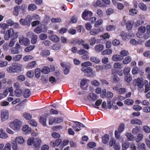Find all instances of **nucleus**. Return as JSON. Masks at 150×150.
Returning <instances> with one entry per match:
<instances>
[{"instance_id":"nucleus-1","label":"nucleus","mask_w":150,"mask_h":150,"mask_svg":"<svg viewBox=\"0 0 150 150\" xmlns=\"http://www.w3.org/2000/svg\"><path fill=\"white\" fill-rule=\"evenodd\" d=\"M18 32H14V30L13 28H10L6 31L4 39L5 40H7L10 38H16L18 36Z\"/></svg>"},{"instance_id":"nucleus-2","label":"nucleus","mask_w":150,"mask_h":150,"mask_svg":"<svg viewBox=\"0 0 150 150\" xmlns=\"http://www.w3.org/2000/svg\"><path fill=\"white\" fill-rule=\"evenodd\" d=\"M22 122L18 119H15L10 124V127L15 131L19 130L21 128Z\"/></svg>"},{"instance_id":"nucleus-3","label":"nucleus","mask_w":150,"mask_h":150,"mask_svg":"<svg viewBox=\"0 0 150 150\" xmlns=\"http://www.w3.org/2000/svg\"><path fill=\"white\" fill-rule=\"evenodd\" d=\"M81 70L86 73V76L88 77H92L94 76V73L92 68L90 67H82Z\"/></svg>"},{"instance_id":"nucleus-4","label":"nucleus","mask_w":150,"mask_h":150,"mask_svg":"<svg viewBox=\"0 0 150 150\" xmlns=\"http://www.w3.org/2000/svg\"><path fill=\"white\" fill-rule=\"evenodd\" d=\"M142 78H138L134 79L133 82V85L134 86H137L139 88H142L144 84V81Z\"/></svg>"},{"instance_id":"nucleus-5","label":"nucleus","mask_w":150,"mask_h":150,"mask_svg":"<svg viewBox=\"0 0 150 150\" xmlns=\"http://www.w3.org/2000/svg\"><path fill=\"white\" fill-rule=\"evenodd\" d=\"M93 14L92 12L85 9L82 14V17L84 20L88 21L89 19L92 16Z\"/></svg>"},{"instance_id":"nucleus-6","label":"nucleus","mask_w":150,"mask_h":150,"mask_svg":"<svg viewBox=\"0 0 150 150\" xmlns=\"http://www.w3.org/2000/svg\"><path fill=\"white\" fill-rule=\"evenodd\" d=\"M9 116V114L8 110H3L1 111V118L2 122H4L7 120Z\"/></svg>"},{"instance_id":"nucleus-7","label":"nucleus","mask_w":150,"mask_h":150,"mask_svg":"<svg viewBox=\"0 0 150 150\" xmlns=\"http://www.w3.org/2000/svg\"><path fill=\"white\" fill-rule=\"evenodd\" d=\"M19 42L21 45H23L25 46L28 45L30 44V41L29 39L24 37L23 35H21L19 37Z\"/></svg>"},{"instance_id":"nucleus-8","label":"nucleus","mask_w":150,"mask_h":150,"mask_svg":"<svg viewBox=\"0 0 150 150\" xmlns=\"http://www.w3.org/2000/svg\"><path fill=\"white\" fill-rule=\"evenodd\" d=\"M28 37L31 38V42L33 44H35L37 41V36L31 32H29L27 33Z\"/></svg>"},{"instance_id":"nucleus-9","label":"nucleus","mask_w":150,"mask_h":150,"mask_svg":"<svg viewBox=\"0 0 150 150\" xmlns=\"http://www.w3.org/2000/svg\"><path fill=\"white\" fill-rule=\"evenodd\" d=\"M21 47L20 45L17 43L14 47H13L11 50V52L13 54H17L19 53V50Z\"/></svg>"},{"instance_id":"nucleus-10","label":"nucleus","mask_w":150,"mask_h":150,"mask_svg":"<svg viewBox=\"0 0 150 150\" xmlns=\"http://www.w3.org/2000/svg\"><path fill=\"white\" fill-rule=\"evenodd\" d=\"M41 143V140L40 138H38L34 139L33 143L34 146L36 150H38V148H39Z\"/></svg>"},{"instance_id":"nucleus-11","label":"nucleus","mask_w":150,"mask_h":150,"mask_svg":"<svg viewBox=\"0 0 150 150\" xmlns=\"http://www.w3.org/2000/svg\"><path fill=\"white\" fill-rule=\"evenodd\" d=\"M13 65L16 72H20L21 71L22 65L16 63H13L12 64V66Z\"/></svg>"},{"instance_id":"nucleus-12","label":"nucleus","mask_w":150,"mask_h":150,"mask_svg":"<svg viewBox=\"0 0 150 150\" xmlns=\"http://www.w3.org/2000/svg\"><path fill=\"white\" fill-rule=\"evenodd\" d=\"M112 58L113 61H117L122 60L123 58L120 55L116 54L113 55Z\"/></svg>"},{"instance_id":"nucleus-13","label":"nucleus","mask_w":150,"mask_h":150,"mask_svg":"<svg viewBox=\"0 0 150 150\" xmlns=\"http://www.w3.org/2000/svg\"><path fill=\"white\" fill-rule=\"evenodd\" d=\"M24 139L21 136H19L16 138L15 142L16 143L21 144H23L24 142Z\"/></svg>"},{"instance_id":"nucleus-14","label":"nucleus","mask_w":150,"mask_h":150,"mask_svg":"<svg viewBox=\"0 0 150 150\" xmlns=\"http://www.w3.org/2000/svg\"><path fill=\"white\" fill-rule=\"evenodd\" d=\"M100 31V29L99 28L97 29L93 28L90 30L89 33L91 35H95L98 33Z\"/></svg>"},{"instance_id":"nucleus-15","label":"nucleus","mask_w":150,"mask_h":150,"mask_svg":"<svg viewBox=\"0 0 150 150\" xmlns=\"http://www.w3.org/2000/svg\"><path fill=\"white\" fill-rule=\"evenodd\" d=\"M87 98L90 101H95L98 99V96L96 94H88Z\"/></svg>"},{"instance_id":"nucleus-16","label":"nucleus","mask_w":150,"mask_h":150,"mask_svg":"<svg viewBox=\"0 0 150 150\" xmlns=\"http://www.w3.org/2000/svg\"><path fill=\"white\" fill-rule=\"evenodd\" d=\"M22 130L25 134L30 133L31 131V129L28 125H24L22 128Z\"/></svg>"},{"instance_id":"nucleus-17","label":"nucleus","mask_w":150,"mask_h":150,"mask_svg":"<svg viewBox=\"0 0 150 150\" xmlns=\"http://www.w3.org/2000/svg\"><path fill=\"white\" fill-rule=\"evenodd\" d=\"M20 10V6L19 5L15 6L14 8V11L13 12V15L16 16H18L19 14V11Z\"/></svg>"},{"instance_id":"nucleus-18","label":"nucleus","mask_w":150,"mask_h":150,"mask_svg":"<svg viewBox=\"0 0 150 150\" xmlns=\"http://www.w3.org/2000/svg\"><path fill=\"white\" fill-rule=\"evenodd\" d=\"M50 39L52 41L55 42H57L59 41V38L57 35H52L49 37Z\"/></svg>"},{"instance_id":"nucleus-19","label":"nucleus","mask_w":150,"mask_h":150,"mask_svg":"<svg viewBox=\"0 0 150 150\" xmlns=\"http://www.w3.org/2000/svg\"><path fill=\"white\" fill-rule=\"evenodd\" d=\"M104 46L101 44H98L95 47V50L98 52H100L103 49Z\"/></svg>"},{"instance_id":"nucleus-20","label":"nucleus","mask_w":150,"mask_h":150,"mask_svg":"<svg viewBox=\"0 0 150 150\" xmlns=\"http://www.w3.org/2000/svg\"><path fill=\"white\" fill-rule=\"evenodd\" d=\"M116 71V69H113L112 70V73L114 75V76L113 78V80L114 82L117 83L119 81V78L117 77V75L115 74Z\"/></svg>"},{"instance_id":"nucleus-21","label":"nucleus","mask_w":150,"mask_h":150,"mask_svg":"<svg viewBox=\"0 0 150 150\" xmlns=\"http://www.w3.org/2000/svg\"><path fill=\"white\" fill-rule=\"evenodd\" d=\"M133 23L132 21H128L126 23V26L128 30H131L133 27Z\"/></svg>"},{"instance_id":"nucleus-22","label":"nucleus","mask_w":150,"mask_h":150,"mask_svg":"<svg viewBox=\"0 0 150 150\" xmlns=\"http://www.w3.org/2000/svg\"><path fill=\"white\" fill-rule=\"evenodd\" d=\"M34 31L37 34H40L42 32H45L42 31V28L41 26H39L35 28Z\"/></svg>"},{"instance_id":"nucleus-23","label":"nucleus","mask_w":150,"mask_h":150,"mask_svg":"<svg viewBox=\"0 0 150 150\" xmlns=\"http://www.w3.org/2000/svg\"><path fill=\"white\" fill-rule=\"evenodd\" d=\"M37 7L34 4H30L28 6V10L29 11H33L37 9Z\"/></svg>"},{"instance_id":"nucleus-24","label":"nucleus","mask_w":150,"mask_h":150,"mask_svg":"<svg viewBox=\"0 0 150 150\" xmlns=\"http://www.w3.org/2000/svg\"><path fill=\"white\" fill-rule=\"evenodd\" d=\"M131 123L132 124H137L138 125H141L142 124V122L139 120L135 119H132L131 121Z\"/></svg>"},{"instance_id":"nucleus-25","label":"nucleus","mask_w":150,"mask_h":150,"mask_svg":"<svg viewBox=\"0 0 150 150\" xmlns=\"http://www.w3.org/2000/svg\"><path fill=\"white\" fill-rule=\"evenodd\" d=\"M87 83V80L86 79H83L81 81L80 83V87L83 90H86V88L84 87L83 86Z\"/></svg>"},{"instance_id":"nucleus-26","label":"nucleus","mask_w":150,"mask_h":150,"mask_svg":"<svg viewBox=\"0 0 150 150\" xmlns=\"http://www.w3.org/2000/svg\"><path fill=\"white\" fill-rule=\"evenodd\" d=\"M142 40H138V41H137L134 39H132L130 41V43L133 45H136L138 44H141L142 43Z\"/></svg>"},{"instance_id":"nucleus-27","label":"nucleus","mask_w":150,"mask_h":150,"mask_svg":"<svg viewBox=\"0 0 150 150\" xmlns=\"http://www.w3.org/2000/svg\"><path fill=\"white\" fill-rule=\"evenodd\" d=\"M41 71L43 74H48L50 71V69L48 67L44 66L43 68L42 69Z\"/></svg>"},{"instance_id":"nucleus-28","label":"nucleus","mask_w":150,"mask_h":150,"mask_svg":"<svg viewBox=\"0 0 150 150\" xmlns=\"http://www.w3.org/2000/svg\"><path fill=\"white\" fill-rule=\"evenodd\" d=\"M109 139V135L107 134L104 135L102 138V142L104 144L107 143Z\"/></svg>"},{"instance_id":"nucleus-29","label":"nucleus","mask_w":150,"mask_h":150,"mask_svg":"<svg viewBox=\"0 0 150 150\" xmlns=\"http://www.w3.org/2000/svg\"><path fill=\"white\" fill-rule=\"evenodd\" d=\"M132 60V58L130 56H128L126 57L125 59L123 61V63L125 64H128Z\"/></svg>"},{"instance_id":"nucleus-30","label":"nucleus","mask_w":150,"mask_h":150,"mask_svg":"<svg viewBox=\"0 0 150 150\" xmlns=\"http://www.w3.org/2000/svg\"><path fill=\"white\" fill-rule=\"evenodd\" d=\"M8 93H9L10 94L13 93V90L12 87L7 88L4 90L3 94H8Z\"/></svg>"},{"instance_id":"nucleus-31","label":"nucleus","mask_w":150,"mask_h":150,"mask_svg":"<svg viewBox=\"0 0 150 150\" xmlns=\"http://www.w3.org/2000/svg\"><path fill=\"white\" fill-rule=\"evenodd\" d=\"M50 54V51L47 50H45L43 51L41 53V54L43 57H45L49 55Z\"/></svg>"},{"instance_id":"nucleus-32","label":"nucleus","mask_w":150,"mask_h":150,"mask_svg":"<svg viewBox=\"0 0 150 150\" xmlns=\"http://www.w3.org/2000/svg\"><path fill=\"white\" fill-rule=\"evenodd\" d=\"M102 100L101 99L97 100L96 103L95 105H93V106L94 108L98 109L99 108L98 106L100 105L101 103Z\"/></svg>"},{"instance_id":"nucleus-33","label":"nucleus","mask_w":150,"mask_h":150,"mask_svg":"<svg viewBox=\"0 0 150 150\" xmlns=\"http://www.w3.org/2000/svg\"><path fill=\"white\" fill-rule=\"evenodd\" d=\"M29 21H28L27 20V18L25 19H23L22 18L21 19L20 21L19 22L21 24L23 25H26L28 24Z\"/></svg>"},{"instance_id":"nucleus-34","label":"nucleus","mask_w":150,"mask_h":150,"mask_svg":"<svg viewBox=\"0 0 150 150\" xmlns=\"http://www.w3.org/2000/svg\"><path fill=\"white\" fill-rule=\"evenodd\" d=\"M36 64V62L35 61L30 62L28 64L27 67L28 68H32L34 67Z\"/></svg>"},{"instance_id":"nucleus-35","label":"nucleus","mask_w":150,"mask_h":150,"mask_svg":"<svg viewBox=\"0 0 150 150\" xmlns=\"http://www.w3.org/2000/svg\"><path fill=\"white\" fill-rule=\"evenodd\" d=\"M148 81L146 80L144 81V83L145 85V93H147L150 90V88L148 85Z\"/></svg>"},{"instance_id":"nucleus-36","label":"nucleus","mask_w":150,"mask_h":150,"mask_svg":"<svg viewBox=\"0 0 150 150\" xmlns=\"http://www.w3.org/2000/svg\"><path fill=\"white\" fill-rule=\"evenodd\" d=\"M112 53V50L111 49L105 50L101 52L102 55L108 54L110 55Z\"/></svg>"},{"instance_id":"nucleus-37","label":"nucleus","mask_w":150,"mask_h":150,"mask_svg":"<svg viewBox=\"0 0 150 150\" xmlns=\"http://www.w3.org/2000/svg\"><path fill=\"white\" fill-rule=\"evenodd\" d=\"M23 116L26 120H29L31 119L32 116L29 113L25 112L23 114Z\"/></svg>"},{"instance_id":"nucleus-38","label":"nucleus","mask_w":150,"mask_h":150,"mask_svg":"<svg viewBox=\"0 0 150 150\" xmlns=\"http://www.w3.org/2000/svg\"><path fill=\"white\" fill-rule=\"evenodd\" d=\"M22 56L21 54H18L14 56L13 58V60L14 62L18 61L20 60L22 58Z\"/></svg>"},{"instance_id":"nucleus-39","label":"nucleus","mask_w":150,"mask_h":150,"mask_svg":"<svg viewBox=\"0 0 150 150\" xmlns=\"http://www.w3.org/2000/svg\"><path fill=\"white\" fill-rule=\"evenodd\" d=\"M138 6L141 9L144 11H145L147 9V7L146 5L143 3H139Z\"/></svg>"},{"instance_id":"nucleus-40","label":"nucleus","mask_w":150,"mask_h":150,"mask_svg":"<svg viewBox=\"0 0 150 150\" xmlns=\"http://www.w3.org/2000/svg\"><path fill=\"white\" fill-rule=\"evenodd\" d=\"M146 145L144 143H139L138 145L137 148L139 149L146 150Z\"/></svg>"},{"instance_id":"nucleus-41","label":"nucleus","mask_w":150,"mask_h":150,"mask_svg":"<svg viewBox=\"0 0 150 150\" xmlns=\"http://www.w3.org/2000/svg\"><path fill=\"white\" fill-rule=\"evenodd\" d=\"M89 41L90 45H93L96 44V40L95 38L92 37L90 39Z\"/></svg>"},{"instance_id":"nucleus-42","label":"nucleus","mask_w":150,"mask_h":150,"mask_svg":"<svg viewBox=\"0 0 150 150\" xmlns=\"http://www.w3.org/2000/svg\"><path fill=\"white\" fill-rule=\"evenodd\" d=\"M41 71L39 68H36L35 70V76L37 78H39L40 75Z\"/></svg>"},{"instance_id":"nucleus-43","label":"nucleus","mask_w":150,"mask_h":150,"mask_svg":"<svg viewBox=\"0 0 150 150\" xmlns=\"http://www.w3.org/2000/svg\"><path fill=\"white\" fill-rule=\"evenodd\" d=\"M7 70L8 72L10 73L16 72L14 65H12L11 66L8 67L7 69Z\"/></svg>"},{"instance_id":"nucleus-44","label":"nucleus","mask_w":150,"mask_h":150,"mask_svg":"<svg viewBox=\"0 0 150 150\" xmlns=\"http://www.w3.org/2000/svg\"><path fill=\"white\" fill-rule=\"evenodd\" d=\"M125 127V125L124 124L122 123L120 125L118 128L117 131L119 132H122L124 129Z\"/></svg>"},{"instance_id":"nucleus-45","label":"nucleus","mask_w":150,"mask_h":150,"mask_svg":"<svg viewBox=\"0 0 150 150\" xmlns=\"http://www.w3.org/2000/svg\"><path fill=\"white\" fill-rule=\"evenodd\" d=\"M46 119L44 117H41L39 119V121L43 126H46Z\"/></svg>"},{"instance_id":"nucleus-46","label":"nucleus","mask_w":150,"mask_h":150,"mask_svg":"<svg viewBox=\"0 0 150 150\" xmlns=\"http://www.w3.org/2000/svg\"><path fill=\"white\" fill-rule=\"evenodd\" d=\"M144 21L142 19H140L137 20L135 23V26L136 27H138L140 25L142 24L143 23Z\"/></svg>"},{"instance_id":"nucleus-47","label":"nucleus","mask_w":150,"mask_h":150,"mask_svg":"<svg viewBox=\"0 0 150 150\" xmlns=\"http://www.w3.org/2000/svg\"><path fill=\"white\" fill-rule=\"evenodd\" d=\"M25 79V76L23 75H21L18 76L17 78V80L19 81H23Z\"/></svg>"},{"instance_id":"nucleus-48","label":"nucleus","mask_w":150,"mask_h":150,"mask_svg":"<svg viewBox=\"0 0 150 150\" xmlns=\"http://www.w3.org/2000/svg\"><path fill=\"white\" fill-rule=\"evenodd\" d=\"M129 54L128 52L126 50H122L120 52V54L121 56L123 57H124L127 56Z\"/></svg>"},{"instance_id":"nucleus-49","label":"nucleus","mask_w":150,"mask_h":150,"mask_svg":"<svg viewBox=\"0 0 150 150\" xmlns=\"http://www.w3.org/2000/svg\"><path fill=\"white\" fill-rule=\"evenodd\" d=\"M90 60L92 62L97 63H98L100 62V61L98 58L94 57H91L90 58Z\"/></svg>"},{"instance_id":"nucleus-50","label":"nucleus","mask_w":150,"mask_h":150,"mask_svg":"<svg viewBox=\"0 0 150 150\" xmlns=\"http://www.w3.org/2000/svg\"><path fill=\"white\" fill-rule=\"evenodd\" d=\"M92 64L90 62H87L82 63L81 64V65L83 67H88V66H91Z\"/></svg>"},{"instance_id":"nucleus-51","label":"nucleus","mask_w":150,"mask_h":150,"mask_svg":"<svg viewBox=\"0 0 150 150\" xmlns=\"http://www.w3.org/2000/svg\"><path fill=\"white\" fill-rule=\"evenodd\" d=\"M130 67H127L125 68L124 69L123 71L124 74L125 76L128 75V74L130 72Z\"/></svg>"},{"instance_id":"nucleus-52","label":"nucleus","mask_w":150,"mask_h":150,"mask_svg":"<svg viewBox=\"0 0 150 150\" xmlns=\"http://www.w3.org/2000/svg\"><path fill=\"white\" fill-rule=\"evenodd\" d=\"M115 27L114 25H108L106 28V30L107 31H110L115 30Z\"/></svg>"},{"instance_id":"nucleus-53","label":"nucleus","mask_w":150,"mask_h":150,"mask_svg":"<svg viewBox=\"0 0 150 150\" xmlns=\"http://www.w3.org/2000/svg\"><path fill=\"white\" fill-rule=\"evenodd\" d=\"M35 47V45H30L26 47L25 49V51L26 52H28L34 49Z\"/></svg>"},{"instance_id":"nucleus-54","label":"nucleus","mask_w":150,"mask_h":150,"mask_svg":"<svg viewBox=\"0 0 150 150\" xmlns=\"http://www.w3.org/2000/svg\"><path fill=\"white\" fill-rule=\"evenodd\" d=\"M34 75V72L33 71L30 70L28 71L26 73L27 76L30 78H32Z\"/></svg>"},{"instance_id":"nucleus-55","label":"nucleus","mask_w":150,"mask_h":150,"mask_svg":"<svg viewBox=\"0 0 150 150\" xmlns=\"http://www.w3.org/2000/svg\"><path fill=\"white\" fill-rule=\"evenodd\" d=\"M96 5L97 6L100 7H105V5L101 3L100 1L98 0L96 3Z\"/></svg>"},{"instance_id":"nucleus-56","label":"nucleus","mask_w":150,"mask_h":150,"mask_svg":"<svg viewBox=\"0 0 150 150\" xmlns=\"http://www.w3.org/2000/svg\"><path fill=\"white\" fill-rule=\"evenodd\" d=\"M60 45L57 43L53 45L52 47V49L54 50H58L60 48Z\"/></svg>"},{"instance_id":"nucleus-57","label":"nucleus","mask_w":150,"mask_h":150,"mask_svg":"<svg viewBox=\"0 0 150 150\" xmlns=\"http://www.w3.org/2000/svg\"><path fill=\"white\" fill-rule=\"evenodd\" d=\"M127 138L130 140H132L134 139L133 136L131 133L127 132L125 134Z\"/></svg>"},{"instance_id":"nucleus-58","label":"nucleus","mask_w":150,"mask_h":150,"mask_svg":"<svg viewBox=\"0 0 150 150\" xmlns=\"http://www.w3.org/2000/svg\"><path fill=\"white\" fill-rule=\"evenodd\" d=\"M77 53L80 55H83L86 53H88V52L83 49H81L77 51Z\"/></svg>"},{"instance_id":"nucleus-59","label":"nucleus","mask_w":150,"mask_h":150,"mask_svg":"<svg viewBox=\"0 0 150 150\" xmlns=\"http://www.w3.org/2000/svg\"><path fill=\"white\" fill-rule=\"evenodd\" d=\"M34 139L33 137L29 138L27 140V144L29 146L33 144Z\"/></svg>"},{"instance_id":"nucleus-60","label":"nucleus","mask_w":150,"mask_h":150,"mask_svg":"<svg viewBox=\"0 0 150 150\" xmlns=\"http://www.w3.org/2000/svg\"><path fill=\"white\" fill-rule=\"evenodd\" d=\"M120 132H119L117 130H115V138L117 139H120Z\"/></svg>"},{"instance_id":"nucleus-61","label":"nucleus","mask_w":150,"mask_h":150,"mask_svg":"<svg viewBox=\"0 0 150 150\" xmlns=\"http://www.w3.org/2000/svg\"><path fill=\"white\" fill-rule=\"evenodd\" d=\"M103 21L101 19H99L96 22L94 26L96 27H98L99 25H101L103 23Z\"/></svg>"},{"instance_id":"nucleus-62","label":"nucleus","mask_w":150,"mask_h":150,"mask_svg":"<svg viewBox=\"0 0 150 150\" xmlns=\"http://www.w3.org/2000/svg\"><path fill=\"white\" fill-rule=\"evenodd\" d=\"M133 103L134 102L133 100L129 99H126L125 101V103L128 105H132Z\"/></svg>"},{"instance_id":"nucleus-63","label":"nucleus","mask_w":150,"mask_h":150,"mask_svg":"<svg viewBox=\"0 0 150 150\" xmlns=\"http://www.w3.org/2000/svg\"><path fill=\"white\" fill-rule=\"evenodd\" d=\"M92 85L95 86H98L100 85V83L96 80H94L91 81Z\"/></svg>"},{"instance_id":"nucleus-64","label":"nucleus","mask_w":150,"mask_h":150,"mask_svg":"<svg viewBox=\"0 0 150 150\" xmlns=\"http://www.w3.org/2000/svg\"><path fill=\"white\" fill-rule=\"evenodd\" d=\"M133 108L134 110L137 111L141 110L142 109V108L139 105H134L133 106Z\"/></svg>"}]
</instances>
